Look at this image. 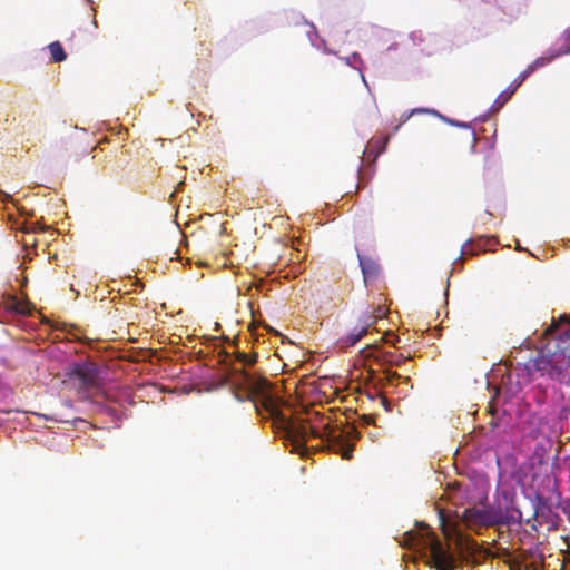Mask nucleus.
<instances>
[{"label":"nucleus","instance_id":"nucleus-1","mask_svg":"<svg viewBox=\"0 0 570 570\" xmlns=\"http://www.w3.org/2000/svg\"><path fill=\"white\" fill-rule=\"evenodd\" d=\"M244 383L248 386L253 394L261 397L259 404L254 402L256 411L259 413L263 407L274 420L282 423L287 438L292 441L296 450L304 448L309 436L320 438L322 442L326 443L330 451L341 453L344 460L352 459L354 441L358 438V432L353 425H332L330 419L321 416L320 424L311 421L294 422L288 421L281 412L277 401L266 393L268 382L265 379L255 380L250 374L245 371L242 372Z\"/></svg>","mask_w":570,"mask_h":570},{"label":"nucleus","instance_id":"nucleus-2","mask_svg":"<svg viewBox=\"0 0 570 570\" xmlns=\"http://www.w3.org/2000/svg\"><path fill=\"white\" fill-rule=\"evenodd\" d=\"M544 334L556 336L532 360V368L551 380L564 382L570 368V322L567 316L552 322Z\"/></svg>","mask_w":570,"mask_h":570},{"label":"nucleus","instance_id":"nucleus-3","mask_svg":"<svg viewBox=\"0 0 570 570\" xmlns=\"http://www.w3.org/2000/svg\"><path fill=\"white\" fill-rule=\"evenodd\" d=\"M400 544L405 548H424L429 550L430 561L435 570H453L454 558L443 547L435 534L422 524L419 530H410L403 534Z\"/></svg>","mask_w":570,"mask_h":570},{"label":"nucleus","instance_id":"nucleus-4","mask_svg":"<svg viewBox=\"0 0 570 570\" xmlns=\"http://www.w3.org/2000/svg\"><path fill=\"white\" fill-rule=\"evenodd\" d=\"M518 518H508L505 513L497 507L490 505L483 509L468 508L462 513V520L469 528L473 527H494L501 524H510L511 522H519L521 513L518 512Z\"/></svg>","mask_w":570,"mask_h":570},{"label":"nucleus","instance_id":"nucleus-5","mask_svg":"<svg viewBox=\"0 0 570 570\" xmlns=\"http://www.w3.org/2000/svg\"><path fill=\"white\" fill-rule=\"evenodd\" d=\"M66 377V381L78 391L97 389L100 385L99 368L92 362L72 364Z\"/></svg>","mask_w":570,"mask_h":570},{"label":"nucleus","instance_id":"nucleus-6","mask_svg":"<svg viewBox=\"0 0 570 570\" xmlns=\"http://www.w3.org/2000/svg\"><path fill=\"white\" fill-rule=\"evenodd\" d=\"M374 326L373 317L368 315H358L355 326L343 337L340 338L341 347H351L356 345Z\"/></svg>","mask_w":570,"mask_h":570},{"label":"nucleus","instance_id":"nucleus-7","mask_svg":"<svg viewBox=\"0 0 570 570\" xmlns=\"http://www.w3.org/2000/svg\"><path fill=\"white\" fill-rule=\"evenodd\" d=\"M358 263L363 273L364 281L374 279L377 277L380 267L375 261L372 258L365 257L357 252Z\"/></svg>","mask_w":570,"mask_h":570},{"label":"nucleus","instance_id":"nucleus-8","mask_svg":"<svg viewBox=\"0 0 570 570\" xmlns=\"http://www.w3.org/2000/svg\"><path fill=\"white\" fill-rule=\"evenodd\" d=\"M455 544L461 553L473 554L476 551L478 543L470 537L463 535L461 532L456 533Z\"/></svg>","mask_w":570,"mask_h":570},{"label":"nucleus","instance_id":"nucleus-9","mask_svg":"<svg viewBox=\"0 0 570 570\" xmlns=\"http://www.w3.org/2000/svg\"><path fill=\"white\" fill-rule=\"evenodd\" d=\"M552 60L551 57H539L533 62H531L521 73L520 79L525 80L532 72H534L537 69L544 67L546 65L550 63Z\"/></svg>","mask_w":570,"mask_h":570},{"label":"nucleus","instance_id":"nucleus-10","mask_svg":"<svg viewBox=\"0 0 570 570\" xmlns=\"http://www.w3.org/2000/svg\"><path fill=\"white\" fill-rule=\"evenodd\" d=\"M524 80H521L520 79V75L512 81V83L507 88V90H504L503 92H501L498 97V99L495 100L497 104H499L500 106H502L503 104H505L510 98L511 96L514 94V91L522 85Z\"/></svg>","mask_w":570,"mask_h":570},{"label":"nucleus","instance_id":"nucleus-11","mask_svg":"<svg viewBox=\"0 0 570 570\" xmlns=\"http://www.w3.org/2000/svg\"><path fill=\"white\" fill-rule=\"evenodd\" d=\"M48 49L50 51L51 58L53 62H61L65 61L67 58V55L63 50V47L59 41H53L48 46Z\"/></svg>","mask_w":570,"mask_h":570},{"label":"nucleus","instance_id":"nucleus-12","mask_svg":"<svg viewBox=\"0 0 570 570\" xmlns=\"http://www.w3.org/2000/svg\"><path fill=\"white\" fill-rule=\"evenodd\" d=\"M387 313V309L383 305H379L376 307H370L366 311L362 312L360 315H368L373 317L374 325L376 324L377 320L383 318Z\"/></svg>","mask_w":570,"mask_h":570},{"label":"nucleus","instance_id":"nucleus-13","mask_svg":"<svg viewBox=\"0 0 570 570\" xmlns=\"http://www.w3.org/2000/svg\"><path fill=\"white\" fill-rule=\"evenodd\" d=\"M237 360L246 365H253L254 363H256L257 354L254 353L252 355H248L244 352H238Z\"/></svg>","mask_w":570,"mask_h":570},{"label":"nucleus","instance_id":"nucleus-14","mask_svg":"<svg viewBox=\"0 0 570 570\" xmlns=\"http://www.w3.org/2000/svg\"><path fill=\"white\" fill-rule=\"evenodd\" d=\"M385 379L390 384H393L395 380L401 379V375L390 370L385 371Z\"/></svg>","mask_w":570,"mask_h":570},{"label":"nucleus","instance_id":"nucleus-15","mask_svg":"<svg viewBox=\"0 0 570 570\" xmlns=\"http://www.w3.org/2000/svg\"><path fill=\"white\" fill-rule=\"evenodd\" d=\"M424 111H425L424 109H413L409 114L402 115V117H401L402 124L406 122L413 114H415V112H424Z\"/></svg>","mask_w":570,"mask_h":570},{"label":"nucleus","instance_id":"nucleus-16","mask_svg":"<svg viewBox=\"0 0 570 570\" xmlns=\"http://www.w3.org/2000/svg\"><path fill=\"white\" fill-rule=\"evenodd\" d=\"M90 11H92V9H89V11L87 13V17L91 18L90 26L95 30V29H97L98 24H97V20H96L95 13H91Z\"/></svg>","mask_w":570,"mask_h":570},{"label":"nucleus","instance_id":"nucleus-17","mask_svg":"<svg viewBox=\"0 0 570 570\" xmlns=\"http://www.w3.org/2000/svg\"><path fill=\"white\" fill-rule=\"evenodd\" d=\"M380 403L386 411H390V402L385 396L380 395Z\"/></svg>","mask_w":570,"mask_h":570},{"label":"nucleus","instance_id":"nucleus-18","mask_svg":"<svg viewBox=\"0 0 570 570\" xmlns=\"http://www.w3.org/2000/svg\"><path fill=\"white\" fill-rule=\"evenodd\" d=\"M363 421L366 424H375V415H373V414L363 415Z\"/></svg>","mask_w":570,"mask_h":570},{"label":"nucleus","instance_id":"nucleus-19","mask_svg":"<svg viewBox=\"0 0 570 570\" xmlns=\"http://www.w3.org/2000/svg\"><path fill=\"white\" fill-rule=\"evenodd\" d=\"M440 520H441V527H442V530L443 532L446 533V528H448V524H446V521L444 520L443 515L441 514L440 515Z\"/></svg>","mask_w":570,"mask_h":570},{"label":"nucleus","instance_id":"nucleus-20","mask_svg":"<svg viewBox=\"0 0 570 570\" xmlns=\"http://www.w3.org/2000/svg\"><path fill=\"white\" fill-rule=\"evenodd\" d=\"M462 253H463V254H471V255H473V253H472V252H470V244H465V245H464V247H463V252H462Z\"/></svg>","mask_w":570,"mask_h":570},{"label":"nucleus","instance_id":"nucleus-21","mask_svg":"<svg viewBox=\"0 0 570 570\" xmlns=\"http://www.w3.org/2000/svg\"><path fill=\"white\" fill-rule=\"evenodd\" d=\"M452 125H455L458 127H468L466 124H461V122H456V121H450Z\"/></svg>","mask_w":570,"mask_h":570},{"label":"nucleus","instance_id":"nucleus-22","mask_svg":"<svg viewBox=\"0 0 570 570\" xmlns=\"http://www.w3.org/2000/svg\"><path fill=\"white\" fill-rule=\"evenodd\" d=\"M17 311L21 314H29V311H27L26 308L21 307V308H17Z\"/></svg>","mask_w":570,"mask_h":570}]
</instances>
